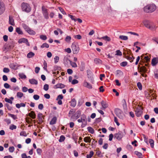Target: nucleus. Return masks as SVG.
Segmentation results:
<instances>
[{
	"label": "nucleus",
	"mask_w": 158,
	"mask_h": 158,
	"mask_svg": "<svg viewBox=\"0 0 158 158\" xmlns=\"http://www.w3.org/2000/svg\"><path fill=\"white\" fill-rule=\"evenodd\" d=\"M5 10V5L4 3L0 1V15L2 14Z\"/></svg>",
	"instance_id": "nucleus-9"
},
{
	"label": "nucleus",
	"mask_w": 158,
	"mask_h": 158,
	"mask_svg": "<svg viewBox=\"0 0 158 158\" xmlns=\"http://www.w3.org/2000/svg\"><path fill=\"white\" fill-rule=\"evenodd\" d=\"M65 139V137L63 135H61L59 141L60 142H61L64 141Z\"/></svg>",
	"instance_id": "nucleus-40"
},
{
	"label": "nucleus",
	"mask_w": 158,
	"mask_h": 158,
	"mask_svg": "<svg viewBox=\"0 0 158 158\" xmlns=\"http://www.w3.org/2000/svg\"><path fill=\"white\" fill-rule=\"evenodd\" d=\"M156 9V7L154 4H149L144 7L143 10L146 13H152Z\"/></svg>",
	"instance_id": "nucleus-1"
},
{
	"label": "nucleus",
	"mask_w": 158,
	"mask_h": 158,
	"mask_svg": "<svg viewBox=\"0 0 158 158\" xmlns=\"http://www.w3.org/2000/svg\"><path fill=\"white\" fill-rule=\"evenodd\" d=\"M71 48L74 54H77L79 52V46L75 43H73L72 44Z\"/></svg>",
	"instance_id": "nucleus-3"
},
{
	"label": "nucleus",
	"mask_w": 158,
	"mask_h": 158,
	"mask_svg": "<svg viewBox=\"0 0 158 158\" xmlns=\"http://www.w3.org/2000/svg\"><path fill=\"white\" fill-rule=\"evenodd\" d=\"M134 58V57L132 56H128L127 58V59L129 60L131 62H133Z\"/></svg>",
	"instance_id": "nucleus-43"
},
{
	"label": "nucleus",
	"mask_w": 158,
	"mask_h": 158,
	"mask_svg": "<svg viewBox=\"0 0 158 158\" xmlns=\"http://www.w3.org/2000/svg\"><path fill=\"white\" fill-rule=\"evenodd\" d=\"M149 142L152 148H153L154 147V141L151 139L149 140Z\"/></svg>",
	"instance_id": "nucleus-44"
},
{
	"label": "nucleus",
	"mask_w": 158,
	"mask_h": 158,
	"mask_svg": "<svg viewBox=\"0 0 158 158\" xmlns=\"http://www.w3.org/2000/svg\"><path fill=\"white\" fill-rule=\"evenodd\" d=\"M87 73L88 78L90 80V81L91 82L93 83L94 79L92 72L89 70H88L87 71Z\"/></svg>",
	"instance_id": "nucleus-8"
},
{
	"label": "nucleus",
	"mask_w": 158,
	"mask_h": 158,
	"mask_svg": "<svg viewBox=\"0 0 158 158\" xmlns=\"http://www.w3.org/2000/svg\"><path fill=\"white\" fill-rule=\"evenodd\" d=\"M117 74L119 76H122L123 75V72L120 70H117L116 71Z\"/></svg>",
	"instance_id": "nucleus-51"
},
{
	"label": "nucleus",
	"mask_w": 158,
	"mask_h": 158,
	"mask_svg": "<svg viewBox=\"0 0 158 158\" xmlns=\"http://www.w3.org/2000/svg\"><path fill=\"white\" fill-rule=\"evenodd\" d=\"M83 86L89 89H91L92 88V85L89 83L85 81L83 83Z\"/></svg>",
	"instance_id": "nucleus-12"
},
{
	"label": "nucleus",
	"mask_w": 158,
	"mask_h": 158,
	"mask_svg": "<svg viewBox=\"0 0 158 158\" xmlns=\"http://www.w3.org/2000/svg\"><path fill=\"white\" fill-rule=\"evenodd\" d=\"M119 38L122 40H128L127 36L125 35H120Z\"/></svg>",
	"instance_id": "nucleus-33"
},
{
	"label": "nucleus",
	"mask_w": 158,
	"mask_h": 158,
	"mask_svg": "<svg viewBox=\"0 0 158 158\" xmlns=\"http://www.w3.org/2000/svg\"><path fill=\"white\" fill-rule=\"evenodd\" d=\"M74 37L75 38H76L78 40H80L81 38V36L80 35H75Z\"/></svg>",
	"instance_id": "nucleus-55"
},
{
	"label": "nucleus",
	"mask_w": 158,
	"mask_h": 158,
	"mask_svg": "<svg viewBox=\"0 0 158 158\" xmlns=\"http://www.w3.org/2000/svg\"><path fill=\"white\" fill-rule=\"evenodd\" d=\"M116 55L118 56H122V53L119 50H118L116 51Z\"/></svg>",
	"instance_id": "nucleus-64"
},
{
	"label": "nucleus",
	"mask_w": 158,
	"mask_h": 158,
	"mask_svg": "<svg viewBox=\"0 0 158 158\" xmlns=\"http://www.w3.org/2000/svg\"><path fill=\"white\" fill-rule=\"evenodd\" d=\"M4 86L6 89H8L10 87V85L7 83H5L4 85Z\"/></svg>",
	"instance_id": "nucleus-63"
},
{
	"label": "nucleus",
	"mask_w": 158,
	"mask_h": 158,
	"mask_svg": "<svg viewBox=\"0 0 158 158\" xmlns=\"http://www.w3.org/2000/svg\"><path fill=\"white\" fill-rule=\"evenodd\" d=\"M9 115L11 118H13L15 120L17 118L16 116L14 114H9Z\"/></svg>",
	"instance_id": "nucleus-56"
},
{
	"label": "nucleus",
	"mask_w": 158,
	"mask_h": 158,
	"mask_svg": "<svg viewBox=\"0 0 158 158\" xmlns=\"http://www.w3.org/2000/svg\"><path fill=\"white\" fill-rule=\"evenodd\" d=\"M152 40L158 44V37H153L152 39Z\"/></svg>",
	"instance_id": "nucleus-61"
},
{
	"label": "nucleus",
	"mask_w": 158,
	"mask_h": 158,
	"mask_svg": "<svg viewBox=\"0 0 158 158\" xmlns=\"http://www.w3.org/2000/svg\"><path fill=\"white\" fill-rule=\"evenodd\" d=\"M123 136V132L121 131H119L114 135V137L116 138L118 140H120Z\"/></svg>",
	"instance_id": "nucleus-7"
},
{
	"label": "nucleus",
	"mask_w": 158,
	"mask_h": 158,
	"mask_svg": "<svg viewBox=\"0 0 158 158\" xmlns=\"http://www.w3.org/2000/svg\"><path fill=\"white\" fill-rule=\"evenodd\" d=\"M101 104L102 106V109H105L108 106V105L106 102L104 101H102L101 102Z\"/></svg>",
	"instance_id": "nucleus-11"
},
{
	"label": "nucleus",
	"mask_w": 158,
	"mask_h": 158,
	"mask_svg": "<svg viewBox=\"0 0 158 158\" xmlns=\"http://www.w3.org/2000/svg\"><path fill=\"white\" fill-rule=\"evenodd\" d=\"M5 100L6 102H8L11 104L12 103V101L10 99L8 98H5Z\"/></svg>",
	"instance_id": "nucleus-46"
},
{
	"label": "nucleus",
	"mask_w": 158,
	"mask_h": 158,
	"mask_svg": "<svg viewBox=\"0 0 158 158\" xmlns=\"http://www.w3.org/2000/svg\"><path fill=\"white\" fill-rule=\"evenodd\" d=\"M42 13L45 18L46 19H48V11L47 9H46L45 7L43 6L42 8Z\"/></svg>",
	"instance_id": "nucleus-6"
},
{
	"label": "nucleus",
	"mask_w": 158,
	"mask_h": 158,
	"mask_svg": "<svg viewBox=\"0 0 158 158\" xmlns=\"http://www.w3.org/2000/svg\"><path fill=\"white\" fill-rule=\"evenodd\" d=\"M137 86L140 90H141L142 89V85L140 82H138L137 83Z\"/></svg>",
	"instance_id": "nucleus-52"
},
{
	"label": "nucleus",
	"mask_w": 158,
	"mask_h": 158,
	"mask_svg": "<svg viewBox=\"0 0 158 158\" xmlns=\"http://www.w3.org/2000/svg\"><path fill=\"white\" fill-rule=\"evenodd\" d=\"M9 23L12 26H14L15 25L14 19L12 17L10 16L9 17Z\"/></svg>",
	"instance_id": "nucleus-16"
},
{
	"label": "nucleus",
	"mask_w": 158,
	"mask_h": 158,
	"mask_svg": "<svg viewBox=\"0 0 158 158\" xmlns=\"http://www.w3.org/2000/svg\"><path fill=\"white\" fill-rule=\"evenodd\" d=\"M94 61L96 64H102V60L98 58H95L94 60Z\"/></svg>",
	"instance_id": "nucleus-17"
},
{
	"label": "nucleus",
	"mask_w": 158,
	"mask_h": 158,
	"mask_svg": "<svg viewBox=\"0 0 158 158\" xmlns=\"http://www.w3.org/2000/svg\"><path fill=\"white\" fill-rule=\"evenodd\" d=\"M56 117H53L50 122V123L51 125L54 124L56 123Z\"/></svg>",
	"instance_id": "nucleus-30"
},
{
	"label": "nucleus",
	"mask_w": 158,
	"mask_h": 158,
	"mask_svg": "<svg viewBox=\"0 0 158 158\" xmlns=\"http://www.w3.org/2000/svg\"><path fill=\"white\" fill-rule=\"evenodd\" d=\"M135 154L139 158H142V154L140 152L136 151L135 152Z\"/></svg>",
	"instance_id": "nucleus-32"
},
{
	"label": "nucleus",
	"mask_w": 158,
	"mask_h": 158,
	"mask_svg": "<svg viewBox=\"0 0 158 158\" xmlns=\"http://www.w3.org/2000/svg\"><path fill=\"white\" fill-rule=\"evenodd\" d=\"M3 72L5 73H8L10 72V69L7 68H4L3 69Z\"/></svg>",
	"instance_id": "nucleus-53"
},
{
	"label": "nucleus",
	"mask_w": 158,
	"mask_h": 158,
	"mask_svg": "<svg viewBox=\"0 0 158 158\" xmlns=\"http://www.w3.org/2000/svg\"><path fill=\"white\" fill-rule=\"evenodd\" d=\"M65 51L68 53H70L71 52V51L70 48H68L64 49Z\"/></svg>",
	"instance_id": "nucleus-58"
},
{
	"label": "nucleus",
	"mask_w": 158,
	"mask_h": 158,
	"mask_svg": "<svg viewBox=\"0 0 158 158\" xmlns=\"http://www.w3.org/2000/svg\"><path fill=\"white\" fill-rule=\"evenodd\" d=\"M65 87V85L61 84L59 83L54 86L53 88L54 89H57L59 88H63Z\"/></svg>",
	"instance_id": "nucleus-13"
},
{
	"label": "nucleus",
	"mask_w": 158,
	"mask_h": 158,
	"mask_svg": "<svg viewBox=\"0 0 158 158\" xmlns=\"http://www.w3.org/2000/svg\"><path fill=\"white\" fill-rule=\"evenodd\" d=\"M34 55L35 54L33 52H30L27 54V57L28 58H31L34 56Z\"/></svg>",
	"instance_id": "nucleus-31"
},
{
	"label": "nucleus",
	"mask_w": 158,
	"mask_h": 158,
	"mask_svg": "<svg viewBox=\"0 0 158 158\" xmlns=\"http://www.w3.org/2000/svg\"><path fill=\"white\" fill-rule=\"evenodd\" d=\"M30 83L31 84L37 85L38 82L37 80L34 79H32L29 80Z\"/></svg>",
	"instance_id": "nucleus-19"
},
{
	"label": "nucleus",
	"mask_w": 158,
	"mask_h": 158,
	"mask_svg": "<svg viewBox=\"0 0 158 158\" xmlns=\"http://www.w3.org/2000/svg\"><path fill=\"white\" fill-rule=\"evenodd\" d=\"M10 67L13 69H17V65L14 63H12L10 65Z\"/></svg>",
	"instance_id": "nucleus-24"
},
{
	"label": "nucleus",
	"mask_w": 158,
	"mask_h": 158,
	"mask_svg": "<svg viewBox=\"0 0 158 158\" xmlns=\"http://www.w3.org/2000/svg\"><path fill=\"white\" fill-rule=\"evenodd\" d=\"M40 38L42 40H46L47 39V37H46V35H40Z\"/></svg>",
	"instance_id": "nucleus-48"
},
{
	"label": "nucleus",
	"mask_w": 158,
	"mask_h": 158,
	"mask_svg": "<svg viewBox=\"0 0 158 158\" xmlns=\"http://www.w3.org/2000/svg\"><path fill=\"white\" fill-rule=\"evenodd\" d=\"M142 114V111L140 110H135V114L137 117L140 116Z\"/></svg>",
	"instance_id": "nucleus-23"
},
{
	"label": "nucleus",
	"mask_w": 158,
	"mask_h": 158,
	"mask_svg": "<svg viewBox=\"0 0 158 158\" xmlns=\"http://www.w3.org/2000/svg\"><path fill=\"white\" fill-rule=\"evenodd\" d=\"M116 115L120 119H123L124 115L122 111L119 109H116L115 110Z\"/></svg>",
	"instance_id": "nucleus-5"
},
{
	"label": "nucleus",
	"mask_w": 158,
	"mask_h": 158,
	"mask_svg": "<svg viewBox=\"0 0 158 158\" xmlns=\"http://www.w3.org/2000/svg\"><path fill=\"white\" fill-rule=\"evenodd\" d=\"M157 27L154 24L151 23L148 29L152 30H155Z\"/></svg>",
	"instance_id": "nucleus-14"
},
{
	"label": "nucleus",
	"mask_w": 158,
	"mask_h": 158,
	"mask_svg": "<svg viewBox=\"0 0 158 158\" xmlns=\"http://www.w3.org/2000/svg\"><path fill=\"white\" fill-rule=\"evenodd\" d=\"M38 118L39 119V123H42L43 121V119H44L43 116L42 114L40 113H38L37 116Z\"/></svg>",
	"instance_id": "nucleus-10"
},
{
	"label": "nucleus",
	"mask_w": 158,
	"mask_h": 158,
	"mask_svg": "<svg viewBox=\"0 0 158 158\" xmlns=\"http://www.w3.org/2000/svg\"><path fill=\"white\" fill-rule=\"evenodd\" d=\"M102 38L103 40H107L108 41H110V38L106 35L102 37Z\"/></svg>",
	"instance_id": "nucleus-41"
},
{
	"label": "nucleus",
	"mask_w": 158,
	"mask_h": 158,
	"mask_svg": "<svg viewBox=\"0 0 158 158\" xmlns=\"http://www.w3.org/2000/svg\"><path fill=\"white\" fill-rule=\"evenodd\" d=\"M22 9L23 11L29 12L31 11V8L29 5L25 3H23L21 4Z\"/></svg>",
	"instance_id": "nucleus-4"
},
{
	"label": "nucleus",
	"mask_w": 158,
	"mask_h": 158,
	"mask_svg": "<svg viewBox=\"0 0 158 158\" xmlns=\"http://www.w3.org/2000/svg\"><path fill=\"white\" fill-rule=\"evenodd\" d=\"M19 76L22 79H25L26 78V76L23 73L19 74Z\"/></svg>",
	"instance_id": "nucleus-45"
},
{
	"label": "nucleus",
	"mask_w": 158,
	"mask_h": 158,
	"mask_svg": "<svg viewBox=\"0 0 158 158\" xmlns=\"http://www.w3.org/2000/svg\"><path fill=\"white\" fill-rule=\"evenodd\" d=\"M151 23L149 22L148 21H145L143 22V24L145 26L148 28H149Z\"/></svg>",
	"instance_id": "nucleus-26"
},
{
	"label": "nucleus",
	"mask_w": 158,
	"mask_h": 158,
	"mask_svg": "<svg viewBox=\"0 0 158 158\" xmlns=\"http://www.w3.org/2000/svg\"><path fill=\"white\" fill-rule=\"evenodd\" d=\"M23 96V94L20 92H18L17 94V96L19 98H21Z\"/></svg>",
	"instance_id": "nucleus-39"
},
{
	"label": "nucleus",
	"mask_w": 158,
	"mask_h": 158,
	"mask_svg": "<svg viewBox=\"0 0 158 158\" xmlns=\"http://www.w3.org/2000/svg\"><path fill=\"white\" fill-rule=\"evenodd\" d=\"M37 153L39 155H40L42 152V150L40 148H38L36 150Z\"/></svg>",
	"instance_id": "nucleus-59"
},
{
	"label": "nucleus",
	"mask_w": 158,
	"mask_h": 158,
	"mask_svg": "<svg viewBox=\"0 0 158 158\" xmlns=\"http://www.w3.org/2000/svg\"><path fill=\"white\" fill-rule=\"evenodd\" d=\"M59 57L57 56H56L54 58L55 63H57L59 60Z\"/></svg>",
	"instance_id": "nucleus-50"
},
{
	"label": "nucleus",
	"mask_w": 158,
	"mask_h": 158,
	"mask_svg": "<svg viewBox=\"0 0 158 158\" xmlns=\"http://www.w3.org/2000/svg\"><path fill=\"white\" fill-rule=\"evenodd\" d=\"M15 148L13 147H10L9 148V151L10 152H13L14 151Z\"/></svg>",
	"instance_id": "nucleus-57"
},
{
	"label": "nucleus",
	"mask_w": 158,
	"mask_h": 158,
	"mask_svg": "<svg viewBox=\"0 0 158 158\" xmlns=\"http://www.w3.org/2000/svg\"><path fill=\"white\" fill-rule=\"evenodd\" d=\"M158 60L157 58H154L152 60V64L153 66L155 65L158 63Z\"/></svg>",
	"instance_id": "nucleus-18"
},
{
	"label": "nucleus",
	"mask_w": 158,
	"mask_h": 158,
	"mask_svg": "<svg viewBox=\"0 0 158 158\" xmlns=\"http://www.w3.org/2000/svg\"><path fill=\"white\" fill-rule=\"evenodd\" d=\"M94 155V152L92 151H91L90 152L89 154L87 155L86 157L87 158H91Z\"/></svg>",
	"instance_id": "nucleus-37"
},
{
	"label": "nucleus",
	"mask_w": 158,
	"mask_h": 158,
	"mask_svg": "<svg viewBox=\"0 0 158 158\" xmlns=\"http://www.w3.org/2000/svg\"><path fill=\"white\" fill-rule=\"evenodd\" d=\"M71 40V37L70 36H67L65 38V41L68 43H69Z\"/></svg>",
	"instance_id": "nucleus-28"
},
{
	"label": "nucleus",
	"mask_w": 158,
	"mask_h": 158,
	"mask_svg": "<svg viewBox=\"0 0 158 158\" xmlns=\"http://www.w3.org/2000/svg\"><path fill=\"white\" fill-rule=\"evenodd\" d=\"M84 141L86 143H90L91 142V139L90 137L87 136L85 137L84 138Z\"/></svg>",
	"instance_id": "nucleus-21"
},
{
	"label": "nucleus",
	"mask_w": 158,
	"mask_h": 158,
	"mask_svg": "<svg viewBox=\"0 0 158 158\" xmlns=\"http://www.w3.org/2000/svg\"><path fill=\"white\" fill-rule=\"evenodd\" d=\"M18 42L19 44H21L22 43H28L27 40L24 38L20 39L18 41Z\"/></svg>",
	"instance_id": "nucleus-15"
},
{
	"label": "nucleus",
	"mask_w": 158,
	"mask_h": 158,
	"mask_svg": "<svg viewBox=\"0 0 158 158\" xmlns=\"http://www.w3.org/2000/svg\"><path fill=\"white\" fill-rule=\"evenodd\" d=\"M127 64V63L126 61H123L120 63V65L122 66L125 67L126 66Z\"/></svg>",
	"instance_id": "nucleus-47"
},
{
	"label": "nucleus",
	"mask_w": 158,
	"mask_h": 158,
	"mask_svg": "<svg viewBox=\"0 0 158 158\" xmlns=\"http://www.w3.org/2000/svg\"><path fill=\"white\" fill-rule=\"evenodd\" d=\"M87 130L88 131L93 134L94 133V129L91 127H87Z\"/></svg>",
	"instance_id": "nucleus-35"
},
{
	"label": "nucleus",
	"mask_w": 158,
	"mask_h": 158,
	"mask_svg": "<svg viewBox=\"0 0 158 158\" xmlns=\"http://www.w3.org/2000/svg\"><path fill=\"white\" fill-rule=\"evenodd\" d=\"M76 102L75 99L74 98L73 99L71 102V106L73 107H74L76 105Z\"/></svg>",
	"instance_id": "nucleus-20"
},
{
	"label": "nucleus",
	"mask_w": 158,
	"mask_h": 158,
	"mask_svg": "<svg viewBox=\"0 0 158 158\" xmlns=\"http://www.w3.org/2000/svg\"><path fill=\"white\" fill-rule=\"evenodd\" d=\"M146 71V69L144 66L141 67L139 70V72L142 73H144Z\"/></svg>",
	"instance_id": "nucleus-27"
},
{
	"label": "nucleus",
	"mask_w": 158,
	"mask_h": 158,
	"mask_svg": "<svg viewBox=\"0 0 158 158\" xmlns=\"http://www.w3.org/2000/svg\"><path fill=\"white\" fill-rule=\"evenodd\" d=\"M114 122L116 123V124L118 126H119L120 124L118 121V119L116 117H114Z\"/></svg>",
	"instance_id": "nucleus-62"
},
{
	"label": "nucleus",
	"mask_w": 158,
	"mask_h": 158,
	"mask_svg": "<svg viewBox=\"0 0 158 158\" xmlns=\"http://www.w3.org/2000/svg\"><path fill=\"white\" fill-rule=\"evenodd\" d=\"M49 47V46L48 44L46 43H45L43 44L41 46V48H43L44 47L46 48H48Z\"/></svg>",
	"instance_id": "nucleus-42"
},
{
	"label": "nucleus",
	"mask_w": 158,
	"mask_h": 158,
	"mask_svg": "<svg viewBox=\"0 0 158 158\" xmlns=\"http://www.w3.org/2000/svg\"><path fill=\"white\" fill-rule=\"evenodd\" d=\"M78 80L76 79L73 80L72 81V84L73 85H74L78 83Z\"/></svg>",
	"instance_id": "nucleus-60"
},
{
	"label": "nucleus",
	"mask_w": 158,
	"mask_h": 158,
	"mask_svg": "<svg viewBox=\"0 0 158 158\" xmlns=\"http://www.w3.org/2000/svg\"><path fill=\"white\" fill-rule=\"evenodd\" d=\"M69 61L70 62V64L72 67L76 68L77 67V64L73 62L70 60H69Z\"/></svg>",
	"instance_id": "nucleus-36"
},
{
	"label": "nucleus",
	"mask_w": 158,
	"mask_h": 158,
	"mask_svg": "<svg viewBox=\"0 0 158 158\" xmlns=\"http://www.w3.org/2000/svg\"><path fill=\"white\" fill-rule=\"evenodd\" d=\"M29 115L33 119H34L35 118L36 115L33 111H31L29 113Z\"/></svg>",
	"instance_id": "nucleus-22"
},
{
	"label": "nucleus",
	"mask_w": 158,
	"mask_h": 158,
	"mask_svg": "<svg viewBox=\"0 0 158 158\" xmlns=\"http://www.w3.org/2000/svg\"><path fill=\"white\" fill-rule=\"evenodd\" d=\"M33 97L34 99L35 100H38L40 98V96L36 94L34 95Z\"/></svg>",
	"instance_id": "nucleus-54"
},
{
	"label": "nucleus",
	"mask_w": 158,
	"mask_h": 158,
	"mask_svg": "<svg viewBox=\"0 0 158 158\" xmlns=\"http://www.w3.org/2000/svg\"><path fill=\"white\" fill-rule=\"evenodd\" d=\"M78 123H82L81 127H84L87 124V118L86 116L84 114H82L81 115V118L77 120Z\"/></svg>",
	"instance_id": "nucleus-2"
},
{
	"label": "nucleus",
	"mask_w": 158,
	"mask_h": 158,
	"mask_svg": "<svg viewBox=\"0 0 158 158\" xmlns=\"http://www.w3.org/2000/svg\"><path fill=\"white\" fill-rule=\"evenodd\" d=\"M22 26L27 32L30 28L27 25L25 24H22Z\"/></svg>",
	"instance_id": "nucleus-34"
},
{
	"label": "nucleus",
	"mask_w": 158,
	"mask_h": 158,
	"mask_svg": "<svg viewBox=\"0 0 158 158\" xmlns=\"http://www.w3.org/2000/svg\"><path fill=\"white\" fill-rule=\"evenodd\" d=\"M16 32L19 35H22L23 34L22 31L19 27H17L16 28Z\"/></svg>",
	"instance_id": "nucleus-25"
},
{
	"label": "nucleus",
	"mask_w": 158,
	"mask_h": 158,
	"mask_svg": "<svg viewBox=\"0 0 158 158\" xmlns=\"http://www.w3.org/2000/svg\"><path fill=\"white\" fill-rule=\"evenodd\" d=\"M27 32L31 35H34L35 34V32L30 28L29 29V30L27 31Z\"/></svg>",
	"instance_id": "nucleus-29"
},
{
	"label": "nucleus",
	"mask_w": 158,
	"mask_h": 158,
	"mask_svg": "<svg viewBox=\"0 0 158 158\" xmlns=\"http://www.w3.org/2000/svg\"><path fill=\"white\" fill-rule=\"evenodd\" d=\"M49 88V85L48 84H45L44 85V89L45 90L47 91L48 90Z\"/></svg>",
	"instance_id": "nucleus-49"
},
{
	"label": "nucleus",
	"mask_w": 158,
	"mask_h": 158,
	"mask_svg": "<svg viewBox=\"0 0 158 158\" xmlns=\"http://www.w3.org/2000/svg\"><path fill=\"white\" fill-rule=\"evenodd\" d=\"M17 128V127L16 126L13 125V124H11L10 126L9 127V129L11 130H13L14 129H15Z\"/></svg>",
	"instance_id": "nucleus-38"
}]
</instances>
